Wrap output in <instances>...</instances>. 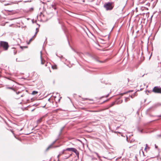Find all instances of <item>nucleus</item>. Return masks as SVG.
I'll use <instances>...</instances> for the list:
<instances>
[{"label": "nucleus", "mask_w": 161, "mask_h": 161, "mask_svg": "<svg viewBox=\"0 0 161 161\" xmlns=\"http://www.w3.org/2000/svg\"><path fill=\"white\" fill-rule=\"evenodd\" d=\"M135 93H136V92L134 93V94L135 95Z\"/></svg>", "instance_id": "obj_64"}, {"label": "nucleus", "mask_w": 161, "mask_h": 161, "mask_svg": "<svg viewBox=\"0 0 161 161\" xmlns=\"http://www.w3.org/2000/svg\"><path fill=\"white\" fill-rule=\"evenodd\" d=\"M83 100L84 101V100H93L92 99H88V98H83Z\"/></svg>", "instance_id": "obj_22"}, {"label": "nucleus", "mask_w": 161, "mask_h": 161, "mask_svg": "<svg viewBox=\"0 0 161 161\" xmlns=\"http://www.w3.org/2000/svg\"><path fill=\"white\" fill-rule=\"evenodd\" d=\"M41 64H44V62H45V61L44 60V61L43 60V58H42L41 55Z\"/></svg>", "instance_id": "obj_13"}, {"label": "nucleus", "mask_w": 161, "mask_h": 161, "mask_svg": "<svg viewBox=\"0 0 161 161\" xmlns=\"http://www.w3.org/2000/svg\"><path fill=\"white\" fill-rule=\"evenodd\" d=\"M60 99H59L58 101L59 102L60 101Z\"/></svg>", "instance_id": "obj_58"}, {"label": "nucleus", "mask_w": 161, "mask_h": 161, "mask_svg": "<svg viewBox=\"0 0 161 161\" xmlns=\"http://www.w3.org/2000/svg\"><path fill=\"white\" fill-rule=\"evenodd\" d=\"M32 38H31L30 39L29 41H30V42H31V41H32Z\"/></svg>", "instance_id": "obj_36"}, {"label": "nucleus", "mask_w": 161, "mask_h": 161, "mask_svg": "<svg viewBox=\"0 0 161 161\" xmlns=\"http://www.w3.org/2000/svg\"><path fill=\"white\" fill-rule=\"evenodd\" d=\"M36 35H34L32 37V39L36 36Z\"/></svg>", "instance_id": "obj_41"}, {"label": "nucleus", "mask_w": 161, "mask_h": 161, "mask_svg": "<svg viewBox=\"0 0 161 161\" xmlns=\"http://www.w3.org/2000/svg\"><path fill=\"white\" fill-rule=\"evenodd\" d=\"M114 2H109L106 3L104 4V7L106 9V10H112L114 7L113 5Z\"/></svg>", "instance_id": "obj_1"}, {"label": "nucleus", "mask_w": 161, "mask_h": 161, "mask_svg": "<svg viewBox=\"0 0 161 161\" xmlns=\"http://www.w3.org/2000/svg\"><path fill=\"white\" fill-rule=\"evenodd\" d=\"M16 61H19L18 60H17V58H16Z\"/></svg>", "instance_id": "obj_53"}, {"label": "nucleus", "mask_w": 161, "mask_h": 161, "mask_svg": "<svg viewBox=\"0 0 161 161\" xmlns=\"http://www.w3.org/2000/svg\"><path fill=\"white\" fill-rule=\"evenodd\" d=\"M74 149V148H66L65 149V151L73 152V151Z\"/></svg>", "instance_id": "obj_7"}, {"label": "nucleus", "mask_w": 161, "mask_h": 161, "mask_svg": "<svg viewBox=\"0 0 161 161\" xmlns=\"http://www.w3.org/2000/svg\"><path fill=\"white\" fill-rule=\"evenodd\" d=\"M144 75H143L142 76V77H143Z\"/></svg>", "instance_id": "obj_59"}, {"label": "nucleus", "mask_w": 161, "mask_h": 161, "mask_svg": "<svg viewBox=\"0 0 161 161\" xmlns=\"http://www.w3.org/2000/svg\"><path fill=\"white\" fill-rule=\"evenodd\" d=\"M52 8H53L54 9H56V7L55 5L54 4H52Z\"/></svg>", "instance_id": "obj_21"}, {"label": "nucleus", "mask_w": 161, "mask_h": 161, "mask_svg": "<svg viewBox=\"0 0 161 161\" xmlns=\"http://www.w3.org/2000/svg\"><path fill=\"white\" fill-rule=\"evenodd\" d=\"M108 95H109V94H108L106 96V97H108Z\"/></svg>", "instance_id": "obj_52"}, {"label": "nucleus", "mask_w": 161, "mask_h": 161, "mask_svg": "<svg viewBox=\"0 0 161 161\" xmlns=\"http://www.w3.org/2000/svg\"><path fill=\"white\" fill-rule=\"evenodd\" d=\"M27 47V46H23V47L20 46V48H22V49L23 48V47H24V48H26V47Z\"/></svg>", "instance_id": "obj_26"}, {"label": "nucleus", "mask_w": 161, "mask_h": 161, "mask_svg": "<svg viewBox=\"0 0 161 161\" xmlns=\"http://www.w3.org/2000/svg\"><path fill=\"white\" fill-rule=\"evenodd\" d=\"M51 147V146H49L48 147H47V150H48V149H49V148Z\"/></svg>", "instance_id": "obj_31"}, {"label": "nucleus", "mask_w": 161, "mask_h": 161, "mask_svg": "<svg viewBox=\"0 0 161 161\" xmlns=\"http://www.w3.org/2000/svg\"><path fill=\"white\" fill-rule=\"evenodd\" d=\"M42 119H43V117H41V118H40V119H38L37 120V122H36L37 124H39L40 123H41L42 120Z\"/></svg>", "instance_id": "obj_8"}, {"label": "nucleus", "mask_w": 161, "mask_h": 161, "mask_svg": "<svg viewBox=\"0 0 161 161\" xmlns=\"http://www.w3.org/2000/svg\"><path fill=\"white\" fill-rule=\"evenodd\" d=\"M46 106V105H45L44 106H43V108H44L45 107V106Z\"/></svg>", "instance_id": "obj_55"}, {"label": "nucleus", "mask_w": 161, "mask_h": 161, "mask_svg": "<svg viewBox=\"0 0 161 161\" xmlns=\"http://www.w3.org/2000/svg\"><path fill=\"white\" fill-rule=\"evenodd\" d=\"M31 133H29L28 132H27V133H26L25 134H26V135H28V134H29Z\"/></svg>", "instance_id": "obj_46"}, {"label": "nucleus", "mask_w": 161, "mask_h": 161, "mask_svg": "<svg viewBox=\"0 0 161 161\" xmlns=\"http://www.w3.org/2000/svg\"><path fill=\"white\" fill-rule=\"evenodd\" d=\"M33 9H34V8H29L28 11H29L31 12V11H32L33 10Z\"/></svg>", "instance_id": "obj_20"}, {"label": "nucleus", "mask_w": 161, "mask_h": 161, "mask_svg": "<svg viewBox=\"0 0 161 161\" xmlns=\"http://www.w3.org/2000/svg\"><path fill=\"white\" fill-rule=\"evenodd\" d=\"M147 92H150V91H147Z\"/></svg>", "instance_id": "obj_57"}, {"label": "nucleus", "mask_w": 161, "mask_h": 161, "mask_svg": "<svg viewBox=\"0 0 161 161\" xmlns=\"http://www.w3.org/2000/svg\"><path fill=\"white\" fill-rule=\"evenodd\" d=\"M60 58H63V56L62 55H61V56H58Z\"/></svg>", "instance_id": "obj_29"}, {"label": "nucleus", "mask_w": 161, "mask_h": 161, "mask_svg": "<svg viewBox=\"0 0 161 161\" xmlns=\"http://www.w3.org/2000/svg\"><path fill=\"white\" fill-rule=\"evenodd\" d=\"M50 97L48 99V101L50 102Z\"/></svg>", "instance_id": "obj_47"}, {"label": "nucleus", "mask_w": 161, "mask_h": 161, "mask_svg": "<svg viewBox=\"0 0 161 161\" xmlns=\"http://www.w3.org/2000/svg\"><path fill=\"white\" fill-rule=\"evenodd\" d=\"M36 35H34L32 37V39L36 36Z\"/></svg>", "instance_id": "obj_42"}, {"label": "nucleus", "mask_w": 161, "mask_h": 161, "mask_svg": "<svg viewBox=\"0 0 161 161\" xmlns=\"http://www.w3.org/2000/svg\"><path fill=\"white\" fill-rule=\"evenodd\" d=\"M93 59L96 61L99 62L100 63H103V62L102 61H100L98 59V58L97 56H94L93 57Z\"/></svg>", "instance_id": "obj_5"}, {"label": "nucleus", "mask_w": 161, "mask_h": 161, "mask_svg": "<svg viewBox=\"0 0 161 161\" xmlns=\"http://www.w3.org/2000/svg\"><path fill=\"white\" fill-rule=\"evenodd\" d=\"M66 151H65V150H64L61 153H60L58 156V158L59 157V156H60L61 155L63 154H65L66 153L65 152Z\"/></svg>", "instance_id": "obj_9"}, {"label": "nucleus", "mask_w": 161, "mask_h": 161, "mask_svg": "<svg viewBox=\"0 0 161 161\" xmlns=\"http://www.w3.org/2000/svg\"><path fill=\"white\" fill-rule=\"evenodd\" d=\"M158 106H161V103H159L158 104Z\"/></svg>", "instance_id": "obj_33"}, {"label": "nucleus", "mask_w": 161, "mask_h": 161, "mask_svg": "<svg viewBox=\"0 0 161 161\" xmlns=\"http://www.w3.org/2000/svg\"><path fill=\"white\" fill-rule=\"evenodd\" d=\"M155 147L156 148H158V147L156 145H155Z\"/></svg>", "instance_id": "obj_43"}, {"label": "nucleus", "mask_w": 161, "mask_h": 161, "mask_svg": "<svg viewBox=\"0 0 161 161\" xmlns=\"http://www.w3.org/2000/svg\"><path fill=\"white\" fill-rule=\"evenodd\" d=\"M34 109H32V110H31V111H33L34 110Z\"/></svg>", "instance_id": "obj_54"}, {"label": "nucleus", "mask_w": 161, "mask_h": 161, "mask_svg": "<svg viewBox=\"0 0 161 161\" xmlns=\"http://www.w3.org/2000/svg\"><path fill=\"white\" fill-rule=\"evenodd\" d=\"M73 152H74L77 155L78 157H79V153L75 148H74V149L73 151Z\"/></svg>", "instance_id": "obj_6"}, {"label": "nucleus", "mask_w": 161, "mask_h": 161, "mask_svg": "<svg viewBox=\"0 0 161 161\" xmlns=\"http://www.w3.org/2000/svg\"><path fill=\"white\" fill-rule=\"evenodd\" d=\"M24 96V95L23 94H22L20 96V97H19L18 98H19L20 97H23Z\"/></svg>", "instance_id": "obj_28"}, {"label": "nucleus", "mask_w": 161, "mask_h": 161, "mask_svg": "<svg viewBox=\"0 0 161 161\" xmlns=\"http://www.w3.org/2000/svg\"><path fill=\"white\" fill-rule=\"evenodd\" d=\"M6 89H11L13 90L14 92H15L16 90L14 89L12 87H6Z\"/></svg>", "instance_id": "obj_11"}, {"label": "nucleus", "mask_w": 161, "mask_h": 161, "mask_svg": "<svg viewBox=\"0 0 161 161\" xmlns=\"http://www.w3.org/2000/svg\"><path fill=\"white\" fill-rule=\"evenodd\" d=\"M58 110V109H56V111H57V110Z\"/></svg>", "instance_id": "obj_60"}, {"label": "nucleus", "mask_w": 161, "mask_h": 161, "mask_svg": "<svg viewBox=\"0 0 161 161\" xmlns=\"http://www.w3.org/2000/svg\"><path fill=\"white\" fill-rule=\"evenodd\" d=\"M56 55L57 56H58V54H57V53H56Z\"/></svg>", "instance_id": "obj_56"}, {"label": "nucleus", "mask_w": 161, "mask_h": 161, "mask_svg": "<svg viewBox=\"0 0 161 161\" xmlns=\"http://www.w3.org/2000/svg\"><path fill=\"white\" fill-rule=\"evenodd\" d=\"M136 129L137 131H143V129H140V128L138 126H136Z\"/></svg>", "instance_id": "obj_17"}, {"label": "nucleus", "mask_w": 161, "mask_h": 161, "mask_svg": "<svg viewBox=\"0 0 161 161\" xmlns=\"http://www.w3.org/2000/svg\"><path fill=\"white\" fill-rule=\"evenodd\" d=\"M38 32V31H36V33H35V35H36L37 34V33Z\"/></svg>", "instance_id": "obj_32"}, {"label": "nucleus", "mask_w": 161, "mask_h": 161, "mask_svg": "<svg viewBox=\"0 0 161 161\" xmlns=\"http://www.w3.org/2000/svg\"><path fill=\"white\" fill-rule=\"evenodd\" d=\"M22 129H21L20 130V131H21L22 130Z\"/></svg>", "instance_id": "obj_63"}, {"label": "nucleus", "mask_w": 161, "mask_h": 161, "mask_svg": "<svg viewBox=\"0 0 161 161\" xmlns=\"http://www.w3.org/2000/svg\"><path fill=\"white\" fill-rule=\"evenodd\" d=\"M130 97H131L132 98H133L132 95L130 96Z\"/></svg>", "instance_id": "obj_50"}, {"label": "nucleus", "mask_w": 161, "mask_h": 161, "mask_svg": "<svg viewBox=\"0 0 161 161\" xmlns=\"http://www.w3.org/2000/svg\"><path fill=\"white\" fill-rule=\"evenodd\" d=\"M149 147L147 145V144H146L145 147V150L146 152H147V151L149 150Z\"/></svg>", "instance_id": "obj_10"}, {"label": "nucleus", "mask_w": 161, "mask_h": 161, "mask_svg": "<svg viewBox=\"0 0 161 161\" xmlns=\"http://www.w3.org/2000/svg\"><path fill=\"white\" fill-rule=\"evenodd\" d=\"M38 92L36 91H34L32 92L31 94L32 95H35L37 94Z\"/></svg>", "instance_id": "obj_14"}, {"label": "nucleus", "mask_w": 161, "mask_h": 161, "mask_svg": "<svg viewBox=\"0 0 161 161\" xmlns=\"http://www.w3.org/2000/svg\"><path fill=\"white\" fill-rule=\"evenodd\" d=\"M68 44H69V45L70 46V44H69V41H68Z\"/></svg>", "instance_id": "obj_51"}, {"label": "nucleus", "mask_w": 161, "mask_h": 161, "mask_svg": "<svg viewBox=\"0 0 161 161\" xmlns=\"http://www.w3.org/2000/svg\"><path fill=\"white\" fill-rule=\"evenodd\" d=\"M157 116L159 117H161V114L160 115H157Z\"/></svg>", "instance_id": "obj_35"}, {"label": "nucleus", "mask_w": 161, "mask_h": 161, "mask_svg": "<svg viewBox=\"0 0 161 161\" xmlns=\"http://www.w3.org/2000/svg\"><path fill=\"white\" fill-rule=\"evenodd\" d=\"M129 100H130V98L128 97H125V102H127Z\"/></svg>", "instance_id": "obj_18"}, {"label": "nucleus", "mask_w": 161, "mask_h": 161, "mask_svg": "<svg viewBox=\"0 0 161 161\" xmlns=\"http://www.w3.org/2000/svg\"><path fill=\"white\" fill-rule=\"evenodd\" d=\"M0 44L1 47H2L4 50H7L8 49L9 47V45L7 42L1 41Z\"/></svg>", "instance_id": "obj_2"}, {"label": "nucleus", "mask_w": 161, "mask_h": 161, "mask_svg": "<svg viewBox=\"0 0 161 161\" xmlns=\"http://www.w3.org/2000/svg\"><path fill=\"white\" fill-rule=\"evenodd\" d=\"M36 31H38V32L39 31V30H38V28H36Z\"/></svg>", "instance_id": "obj_34"}, {"label": "nucleus", "mask_w": 161, "mask_h": 161, "mask_svg": "<svg viewBox=\"0 0 161 161\" xmlns=\"http://www.w3.org/2000/svg\"><path fill=\"white\" fill-rule=\"evenodd\" d=\"M152 92L155 93L161 94V87L160 86H155L153 88Z\"/></svg>", "instance_id": "obj_3"}, {"label": "nucleus", "mask_w": 161, "mask_h": 161, "mask_svg": "<svg viewBox=\"0 0 161 161\" xmlns=\"http://www.w3.org/2000/svg\"><path fill=\"white\" fill-rule=\"evenodd\" d=\"M6 79H8V80H10V77H6Z\"/></svg>", "instance_id": "obj_30"}, {"label": "nucleus", "mask_w": 161, "mask_h": 161, "mask_svg": "<svg viewBox=\"0 0 161 161\" xmlns=\"http://www.w3.org/2000/svg\"><path fill=\"white\" fill-rule=\"evenodd\" d=\"M118 133H119L120 134V132H118Z\"/></svg>", "instance_id": "obj_62"}, {"label": "nucleus", "mask_w": 161, "mask_h": 161, "mask_svg": "<svg viewBox=\"0 0 161 161\" xmlns=\"http://www.w3.org/2000/svg\"><path fill=\"white\" fill-rule=\"evenodd\" d=\"M15 92H16V94L17 95L19 94L21 92H19V91L18 92L15 91Z\"/></svg>", "instance_id": "obj_25"}, {"label": "nucleus", "mask_w": 161, "mask_h": 161, "mask_svg": "<svg viewBox=\"0 0 161 161\" xmlns=\"http://www.w3.org/2000/svg\"><path fill=\"white\" fill-rule=\"evenodd\" d=\"M31 133H29L28 132H27V133H26L25 134H26V135H28V134H29Z\"/></svg>", "instance_id": "obj_45"}, {"label": "nucleus", "mask_w": 161, "mask_h": 161, "mask_svg": "<svg viewBox=\"0 0 161 161\" xmlns=\"http://www.w3.org/2000/svg\"><path fill=\"white\" fill-rule=\"evenodd\" d=\"M12 4H13L12 2H11V3H5L4 4V6H7V5H11Z\"/></svg>", "instance_id": "obj_15"}, {"label": "nucleus", "mask_w": 161, "mask_h": 161, "mask_svg": "<svg viewBox=\"0 0 161 161\" xmlns=\"http://www.w3.org/2000/svg\"><path fill=\"white\" fill-rule=\"evenodd\" d=\"M6 0H0V2H3L5 1Z\"/></svg>", "instance_id": "obj_27"}, {"label": "nucleus", "mask_w": 161, "mask_h": 161, "mask_svg": "<svg viewBox=\"0 0 161 161\" xmlns=\"http://www.w3.org/2000/svg\"><path fill=\"white\" fill-rule=\"evenodd\" d=\"M152 55V53H151V54L150 55V57L149 58V60L150 59L151 57V56Z\"/></svg>", "instance_id": "obj_49"}, {"label": "nucleus", "mask_w": 161, "mask_h": 161, "mask_svg": "<svg viewBox=\"0 0 161 161\" xmlns=\"http://www.w3.org/2000/svg\"><path fill=\"white\" fill-rule=\"evenodd\" d=\"M123 102V100H119L118 101H116V102L117 104H119Z\"/></svg>", "instance_id": "obj_16"}, {"label": "nucleus", "mask_w": 161, "mask_h": 161, "mask_svg": "<svg viewBox=\"0 0 161 161\" xmlns=\"http://www.w3.org/2000/svg\"><path fill=\"white\" fill-rule=\"evenodd\" d=\"M36 35H34L32 37V39L36 36Z\"/></svg>", "instance_id": "obj_39"}, {"label": "nucleus", "mask_w": 161, "mask_h": 161, "mask_svg": "<svg viewBox=\"0 0 161 161\" xmlns=\"http://www.w3.org/2000/svg\"><path fill=\"white\" fill-rule=\"evenodd\" d=\"M65 127V126H64L63 127H62L61 129H60V131H63V130H64V128Z\"/></svg>", "instance_id": "obj_24"}, {"label": "nucleus", "mask_w": 161, "mask_h": 161, "mask_svg": "<svg viewBox=\"0 0 161 161\" xmlns=\"http://www.w3.org/2000/svg\"><path fill=\"white\" fill-rule=\"evenodd\" d=\"M109 100V99H108V100H105V101H104L103 102V103H104V102H106V101H108Z\"/></svg>", "instance_id": "obj_48"}, {"label": "nucleus", "mask_w": 161, "mask_h": 161, "mask_svg": "<svg viewBox=\"0 0 161 161\" xmlns=\"http://www.w3.org/2000/svg\"><path fill=\"white\" fill-rule=\"evenodd\" d=\"M36 35H34L32 37V39L36 36Z\"/></svg>", "instance_id": "obj_40"}, {"label": "nucleus", "mask_w": 161, "mask_h": 161, "mask_svg": "<svg viewBox=\"0 0 161 161\" xmlns=\"http://www.w3.org/2000/svg\"><path fill=\"white\" fill-rule=\"evenodd\" d=\"M133 91H128V92H124L123 93H121V96H123V95L127 93H128V92H132Z\"/></svg>", "instance_id": "obj_19"}, {"label": "nucleus", "mask_w": 161, "mask_h": 161, "mask_svg": "<svg viewBox=\"0 0 161 161\" xmlns=\"http://www.w3.org/2000/svg\"><path fill=\"white\" fill-rule=\"evenodd\" d=\"M71 155H72L71 154L69 155V156L68 157H67V158H69V157H70L71 156Z\"/></svg>", "instance_id": "obj_37"}, {"label": "nucleus", "mask_w": 161, "mask_h": 161, "mask_svg": "<svg viewBox=\"0 0 161 161\" xmlns=\"http://www.w3.org/2000/svg\"><path fill=\"white\" fill-rule=\"evenodd\" d=\"M116 102V101L114 102H112L110 104H109V107H111L113 106H114Z\"/></svg>", "instance_id": "obj_12"}, {"label": "nucleus", "mask_w": 161, "mask_h": 161, "mask_svg": "<svg viewBox=\"0 0 161 161\" xmlns=\"http://www.w3.org/2000/svg\"><path fill=\"white\" fill-rule=\"evenodd\" d=\"M16 52H14V54L15 55V54H16Z\"/></svg>", "instance_id": "obj_44"}, {"label": "nucleus", "mask_w": 161, "mask_h": 161, "mask_svg": "<svg viewBox=\"0 0 161 161\" xmlns=\"http://www.w3.org/2000/svg\"><path fill=\"white\" fill-rule=\"evenodd\" d=\"M128 81H129V79L128 78Z\"/></svg>", "instance_id": "obj_61"}, {"label": "nucleus", "mask_w": 161, "mask_h": 161, "mask_svg": "<svg viewBox=\"0 0 161 161\" xmlns=\"http://www.w3.org/2000/svg\"><path fill=\"white\" fill-rule=\"evenodd\" d=\"M157 136L158 138H161V134H160L158 135Z\"/></svg>", "instance_id": "obj_23"}, {"label": "nucleus", "mask_w": 161, "mask_h": 161, "mask_svg": "<svg viewBox=\"0 0 161 161\" xmlns=\"http://www.w3.org/2000/svg\"><path fill=\"white\" fill-rule=\"evenodd\" d=\"M70 47L72 48V50L75 53H76L78 55H79L80 57H82V55H83V54L81 53H80L79 52H77L74 49L72 48L70 46Z\"/></svg>", "instance_id": "obj_4"}, {"label": "nucleus", "mask_w": 161, "mask_h": 161, "mask_svg": "<svg viewBox=\"0 0 161 161\" xmlns=\"http://www.w3.org/2000/svg\"><path fill=\"white\" fill-rule=\"evenodd\" d=\"M36 35H34L32 37V39L36 36Z\"/></svg>", "instance_id": "obj_38"}]
</instances>
